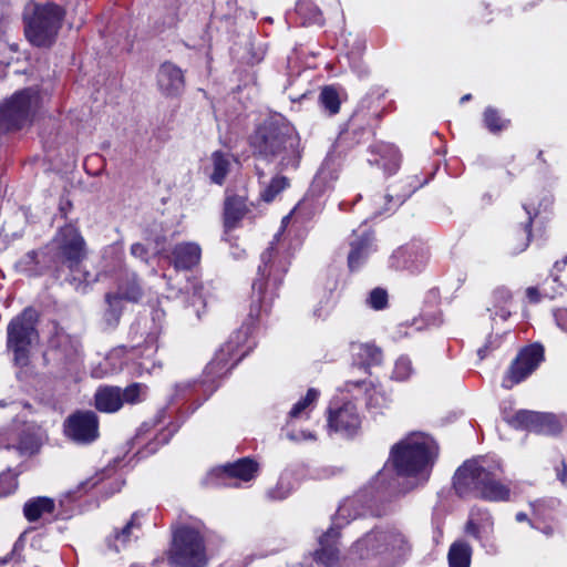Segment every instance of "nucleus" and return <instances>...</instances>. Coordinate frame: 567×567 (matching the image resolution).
Here are the masks:
<instances>
[{
  "label": "nucleus",
  "instance_id": "obj_54",
  "mask_svg": "<svg viewBox=\"0 0 567 567\" xmlns=\"http://www.w3.org/2000/svg\"><path fill=\"white\" fill-rule=\"evenodd\" d=\"M219 362H223V359H219V357L214 360L213 362H210L209 367L213 369L216 364H218Z\"/></svg>",
  "mask_w": 567,
  "mask_h": 567
},
{
  "label": "nucleus",
  "instance_id": "obj_20",
  "mask_svg": "<svg viewBox=\"0 0 567 567\" xmlns=\"http://www.w3.org/2000/svg\"><path fill=\"white\" fill-rule=\"evenodd\" d=\"M392 475V498L402 497L429 481V475H420L400 468H393Z\"/></svg>",
  "mask_w": 567,
  "mask_h": 567
},
{
  "label": "nucleus",
  "instance_id": "obj_5",
  "mask_svg": "<svg viewBox=\"0 0 567 567\" xmlns=\"http://www.w3.org/2000/svg\"><path fill=\"white\" fill-rule=\"evenodd\" d=\"M435 458L433 441L423 433H412L392 446L393 468L430 476Z\"/></svg>",
  "mask_w": 567,
  "mask_h": 567
},
{
  "label": "nucleus",
  "instance_id": "obj_6",
  "mask_svg": "<svg viewBox=\"0 0 567 567\" xmlns=\"http://www.w3.org/2000/svg\"><path fill=\"white\" fill-rule=\"evenodd\" d=\"M38 312L25 308L14 317L7 328V348L13 354V362L19 367L29 363L32 343L38 340Z\"/></svg>",
  "mask_w": 567,
  "mask_h": 567
},
{
  "label": "nucleus",
  "instance_id": "obj_42",
  "mask_svg": "<svg viewBox=\"0 0 567 567\" xmlns=\"http://www.w3.org/2000/svg\"><path fill=\"white\" fill-rule=\"evenodd\" d=\"M411 372V362L408 359H399L395 363L396 378L404 380Z\"/></svg>",
  "mask_w": 567,
  "mask_h": 567
},
{
  "label": "nucleus",
  "instance_id": "obj_12",
  "mask_svg": "<svg viewBox=\"0 0 567 567\" xmlns=\"http://www.w3.org/2000/svg\"><path fill=\"white\" fill-rule=\"evenodd\" d=\"M49 351L53 359L64 364L76 363L82 357V344L76 336L55 327L49 339Z\"/></svg>",
  "mask_w": 567,
  "mask_h": 567
},
{
  "label": "nucleus",
  "instance_id": "obj_26",
  "mask_svg": "<svg viewBox=\"0 0 567 567\" xmlns=\"http://www.w3.org/2000/svg\"><path fill=\"white\" fill-rule=\"evenodd\" d=\"M351 352L358 363L364 367L379 364L382 360L381 349L371 343H352Z\"/></svg>",
  "mask_w": 567,
  "mask_h": 567
},
{
  "label": "nucleus",
  "instance_id": "obj_9",
  "mask_svg": "<svg viewBox=\"0 0 567 567\" xmlns=\"http://www.w3.org/2000/svg\"><path fill=\"white\" fill-rule=\"evenodd\" d=\"M56 246L55 259L70 272L79 270L86 257V243L78 228L68 225L59 230L54 238Z\"/></svg>",
  "mask_w": 567,
  "mask_h": 567
},
{
  "label": "nucleus",
  "instance_id": "obj_1",
  "mask_svg": "<svg viewBox=\"0 0 567 567\" xmlns=\"http://www.w3.org/2000/svg\"><path fill=\"white\" fill-rule=\"evenodd\" d=\"M260 258L261 264L258 267L257 277L252 281L249 310V317L252 320L259 318L262 311L269 310L290 265L287 254L280 252L274 243L261 254Z\"/></svg>",
  "mask_w": 567,
  "mask_h": 567
},
{
  "label": "nucleus",
  "instance_id": "obj_43",
  "mask_svg": "<svg viewBox=\"0 0 567 567\" xmlns=\"http://www.w3.org/2000/svg\"><path fill=\"white\" fill-rule=\"evenodd\" d=\"M374 485L379 489H386L389 486V472L386 470V464L384 467L377 474L374 478Z\"/></svg>",
  "mask_w": 567,
  "mask_h": 567
},
{
  "label": "nucleus",
  "instance_id": "obj_58",
  "mask_svg": "<svg viewBox=\"0 0 567 567\" xmlns=\"http://www.w3.org/2000/svg\"><path fill=\"white\" fill-rule=\"evenodd\" d=\"M306 437H307V439H311V440H313V439H315V435H312V434H310V433H309Z\"/></svg>",
  "mask_w": 567,
  "mask_h": 567
},
{
  "label": "nucleus",
  "instance_id": "obj_33",
  "mask_svg": "<svg viewBox=\"0 0 567 567\" xmlns=\"http://www.w3.org/2000/svg\"><path fill=\"white\" fill-rule=\"evenodd\" d=\"M116 292L128 302H138L143 297V290L135 278L120 284Z\"/></svg>",
  "mask_w": 567,
  "mask_h": 567
},
{
  "label": "nucleus",
  "instance_id": "obj_24",
  "mask_svg": "<svg viewBox=\"0 0 567 567\" xmlns=\"http://www.w3.org/2000/svg\"><path fill=\"white\" fill-rule=\"evenodd\" d=\"M54 511V499L47 496L30 498L23 505V515L30 523L44 518L47 515H52Z\"/></svg>",
  "mask_w": 567,
  "mask_h": 567
},
{
  "label": "nucleus",
  "instance_id": "obj_29",
  "mask_svg": "<svg viewBox=\"0 0 567 567\" xmlns=\"http://www.w3.org/2000/svg\"><path fill=\"white\" fill-rule=\"evenodd\" d=\"M125 299L118 292H109L105 295L107 308L104 312V320L110 327H115L122 315V303Z\"/></svg>",
  "mask_w": 567,
  "mask_h": 567
},
{
  "label": "nucleus",
  "instance_id": "obj_19",
  "mask_svg": "<svg viewBox=\"0 0 567 567\" xmlns=\"http://www.w3.org/2000/svg\"><path fill=\"white\" fill-rule=\"evenodd\" d=\"M157 83L164 94L176 95L185 85L183 71L175 64L165 62L158 70Z\"/></svg>",
  "mask_w": 567,
  "mask_h": 567
},
{
  "label": "nucleus",
  "instance_id": "obj_22",
  "mask_svg": "<svg viewBox=\"0 0 567 567\" xmlns=\"http://www.w3.org/2000/svg\"><path fill=\"white\" fill-rule=\"evenodd\" d=\"M202 249L196 243H181L172 250L173 265L178 270H189L200 261Z\"/></svg>",
  "mask_w": 567,
  "mask_h": 567
},
{
  "label": "nucleus",
  "instance_id": "obj_47",
  "mask_svg": "<svg viewBox=\"0 0 567 567\" xmlns=\"http://www.w3.org/2000/svg\"><path fill=\"white\" fill-rule=\"evenodd\" d=\"M11 437L8 431H0V449L10 446Z\"/></svg>",
  "mask_w": 567,
  "mask_h": 567
},
{
  "label": "nucleus",
  "instance_id": "obj_8",
  "mask_svg": "<svg viewBox=\"0 0 567 567\" xmlns=\"http://www.w3.org/2000/svg\"><path fill=\"white\" fill-rule=\"evenodd\" d=\"M39 105V94L33 89H24L0 105V130H19L28 124Z\"/></svg>",
  "mask_w": 567,
  "mask_h": 567
},
{
  "label": "nucleus",
  "instance_id": "obj_53",
  "mask_svg": "<svg viewBox=\"0 0 567 567\" xmlns=\"http://www.w3.org/2000/svg\"><path fill=\"white\" fill-rule=\"evenodd\" d=\"M560 264H563V265H567V256H566L561 261H556L555 267H556L557 269H560V267H559V266H560Z\"/></svg>",
  "mask_w": 567,
  "mask_h": 567
},
{
  "label": "nucleus",
  "instance_id": "obj_27",
  "mask_svg": "<svg viewBox=\"0 0 567 567\" xmlns=\"http://www.w3.org/2000/svg\"><path fill=\"white\" fill-rule=\"evenodd\" d=\"M472 558V547L463 540L454 542L447 554L450 567H470Z\"/></svg>",
  "mask_w": 567,
  "mask_h": 567
},
{
  "label": "nucleus",
  "instance_id": "obj_45",
  "mask_svg": "<svg viewBox=\"0 0 567 567\" xmlns=\"http://www.w3.org/2000/svg\"><path fill=\"white\" fill-rule=\"evenodd\" d=\"M526 297L530 302H538L540 300V293L536 287H528L526 289Z\"/></svg>",
  "mask_w": 567,
  "mask_h": 567
},
{
  "label": "nucleus",
  "instance_id": "obj_46",
  "mask_svg": "<svg viewBox=\"0 0 567 567\" xmlns=\"http://www.w3.org/2000/svg\"><path fill=\"white\" fill-rule=\"evenodd\" d=\"M465 532L472 536H474L475 538H478L480 537V528L478 526L473 522V520H468L465 525Z\"/></svg>",
  "mask_w": 567,
  "mask_h": 567
},
{
  "label": "nucleus",
  "instance_id": "obj_32",
  "mask_svg": "<svg viewBox=\"0 0 567 567\" xmlns=\"http://www.w3.org/2000/svg\"><path fill=\"white\" fill-rule=\"evenodd\" d=\"M319 101L330 115H334L340 111L339 93L333 86H324L320 92Z\"/></svg>",
  "mask_w": 567,
  "mask_h": 567
},
{
  "label": "nucleus",
  "instance_id": "obj_35",
  "mask_svg": "<svg viewBox=\"0 0 567 567\" xmlns=\"http://www.w3.org/2000/svg\"><path fill=\"white\" fill-rule=\"evenodd\" d=\"M289 186V181L285 176H276L274 177L267 187L261 192V198L269 203L275 199V197L282 192L285 188Z\"/></svg>",
  "mask_w": 567,
  "mask_h": 567
},
{
  "label": "nucleus",
  "instance_id": "obj_17",
  "mask_svg": "<svg viewBox=\"0 0 567 567\" xmlns=\"http://www.w3.org/2000/svg\"><path fill=\"white\" fill-rule=\"evenodd\" d=\"M388 549V533L373 530L359 539L351 547V554L360 559H367Z\"/></svg>",
  "mask_w": 567,
  "mask_h": 567
},
{
  "label": "nucleus",
  "instance_id": "obj_31",
  "mask_svg": "<svg viewBox=\"0 0 567 567\" xmlns=\"http://www.w3.org/2000/svg\"><path fill=\"white\" fill-rule=\"evenodd\" d=\"M320 393L317 389H309L305 398L299 400L289 412L290 419H300L305 415H308L309 410H311L317 402Z\"/></svg>",
  "mask_w": 567,
  "mask_h": 567
},
{
  "label": "nucleus",
  "instance_id": "obj_52",
  "mask_svg": "<svg viewBox=\"0 0 567 567\" xmlns=\"http://www.w3.org/2000/svg\"><path fill=\"white\" fill-rule=\"evenodd\" d=\"M486 350H487V347H484V348H481L478 351H477V354L481 359H484L485 355H486Z\"/></svg>",
  "mask_w": 567,
  "mask_h": 567
},
{
  "label": "nucleus",
  "instance_id": "obj_30",
  "mask_svg": "<svg viewBox=\"0 0 567 567\" xmlns=\"http://www.w3.org/2000/svg\"><path fill=\"white\" fill-rule=\"evenodd\" d=\"M411 553L408 538L400 532H392V567L405 560Z\"/></svg>",
  "mask_w": 567,
  "mask_h": 567
},
{
  "label": "nucleus",
  "instance_id": "obj_50",
  "mask_svg": "<svg viewBox=\"0 0 567 567\" xmlns=\"http://www.w3.org/2000/svg\"><path fill=\"white\" fill-rule=\"evenodd\" d=\"M97 484V481L94 480V478H91L89 481H86L83 485L87 488H92L94 487L95 485Z\"/></svg>",
  "mask_w": 567,
  "mask_h": 567
},
{
  "label": "nucleus",
  "instance_id": "obj_18",
  "mask_svg": "<svg viewBox=\"0 0 567 567\" xmlns=\"http://www.w3.org/2000/svg\"><path fill=\"white\" fill-rule=\"evenodd\" d=\"M248 213L246 198L239 195H228L224 202L223 225L225 233L239 227L241 219Z\"/></svg>",
  "mask_w": 567,
  "mask_h": 567
},
{
  "label": "nucleus",
  "instance_id": "obj_21",
  "mask_svg": "<svg viewBox=\"0 0 567 567\" xmlns=\"http://www.w3.org/2000/svg\"><path fill=\"white\" fill-rule=\"evenodd\" d=\"M340 537V532L334 527H330L320 538V548L315 553L317 563L326 567H332L339 559V550L337 548V540Z\"/></svg>",
  "mask_w": 567,
  "mask_h": 567
},
{
  "label": "nucleus",
  "instance_id": "obj_7",
  "mask_svg": "<svg viewBox=\"0 0 567 567\" xmlns=\"http://www.w3.org/2000/svg\"><path fill=\"white\" fill-rule=\"evenodd\" d=\"M64 11L54 3L37 6L33 14L25 19V37L37 47H50L62 25Z\"/></svg>",
  "mask_w": 567,
  "mask_h": 567
},
{
  "label": "nucleus",
  "instance_id": "obj_55",
  "mask_svg": "<svg viewBox=\"0 0 567 567\" xmlns=\"http://www.w3.org/2000/svg\"><path fill=\"white\" fill-rule=\"evenodd\" d=\"M231 350L230 344H227L226 349H221V352L219 355H223L225 351L229 352Z\"/></svg>",
  "mask_w": 567,
  "mask_h": 567
},
{
  "label": "nucleus",
  "instance_id": "obj_28",
  "mask_svg": "<svg viewBox=\"0 0 567 567\" xmlns=\"http://www.w3.org/2000/svg\"><path fill=\"white\" fill-rule=\"evenodd\" d=\"M212 163L213 173L210 174V181L214 184L223 185L230 171L229 156L220 151H215L212 154Z\"/></svg>",
  "mask_w": 567,
  "mask_h": 567
},
{
  "label": "nucleus",
  "instance_id": "obj_15",
  "mask_svg": "<svg viewBox=\"0 0 567 567\" xmlns=\"http://www.w3.org/2000/svg\"><path fill=\"white\" fill-rule=\"evenodd\" d=\"M374 250L373 235L367 230H354L349 237L348 267L350 271L359 270Z\"/></svg>",
  "mask_w": 567,
  "mask_h": 567
},
{
  "label": "nucleus",
  "instance_id": "obj_49",
  "mask_svg": "<svg viewBox=\"0 0 567 567\" xmlns=\"http://www.w3.org/2000/svg\"><path fill=\"white\" fill-rule=\"evenodd\" d=\"M532 224H533V218L529 217L528 221H527V224L525 226L526 227V231H527V241H529L530 236H532Z\"/></svg>",
  "mask_w": 567,
  "mask_h": 567
},
{
  "label": "nucleus",
  "instance_id": "obj_39",
  "mask_svg": "<svg viewBox=\"0 0 567 567\" xmlns=\"http://www.w3.org/2000/svg\"><path fill=\"white\" fill-rule=\"evenodd\" d=\"M72 280L71 282L75 285L76 289L84 290L86 286L97 281V277L90 274L86 270H83L81 268V265L79 266V270L71 272Z\"/></svg>",
  "mask_w": 567,
  "mask_h": 567
},
{
  "label": "nucleus",
  "instance_id": "obj_40",
  "mask_svg": "<svg viewBox=\"0 0 567 567\" xmlns=\"http://www.w3.org/2000/svg\"><path fill=\"white\" fill-rule=\"evenodd\" d=\"M20 265L31 276H38L42 274V269L38 267L39 259L38 252L35 250L27 252L25 256L21 259Z\"/></svg>",
  "mask_w": 567,
  "mask_h": 567
},
{
  "label": "nucleus",
  "instance_id": "obj_4",
  "mask_svg": "<svg viewBox=\"0 0 567 567\" xmlns=\"http://www.w3.org/2000/svg\"><path fill=\"white\" fill-rule=\"evenodd\" d=\"M453 487L460 497L476 492L481 498L495 502L507 501L511 493L507 486L497 481L494 474L476 460L466 461L456 470Z\"/></svg>",
  "mask_w": 567,
  "mask_h": 567
},
{
  "label": "nucleus",
  "instance_id": "obj_48",
  "mask_svg": "<svg viewBox=\"0 0 567 567\" xmlns=\"http://www.w3.org/2000/svg\"><path fill=\"white\" fill-rule=\"evenodd\" d=\"M561 470H558V473H557V476H558V480L561 482V483H566L567 481V465L565 464V462H561Z\"/></svg>",
  "mask_w": 567,
  "mask_h": 567
},
{
  "label": "nucleus",
  "instance_id": "obj_25",
  "mask_svg": "<svg viewBox=\"0 0 567 567\" xmlns=\"http://www.w3.org/2000/svg\"><path fill=\"white\" fill-rule=\"evenodd\" d=\"M258 464L249 458L244 457L231 464L224 466L223 472L228 478H238L243 482H248L256 476Z\"/></svg>",
  "mask_w": 567,
  "mask_h": 567
},
{
  "label": "nucleus",
  "instance_id": "obj_36",
  "mask_svg": "<svg viewBox=\"0 0 567 567\" xmlns=\"http://www.w3.org/2000/svg\"><path fill=\"white\" fill-rule=\"evenodd\" d=\"M357 507L355 499L344 501L338 508L332 526L340 532L341 527L350 522L351 511Z\"/></svg>",
  "mask_w": 567,
  "mask_h": 567
},
{
  "label": "nucleus",
  "instance_id": "obj_11",
  "mask_svg": "<svg viewBox=\"0 0 567 567\" xmlns=\"http://www.w3.org/2000/svg\"><path fill=\"white\" fill-rule=\"evenodd\" d=\"M328 427L344 437L355 435L361 427V416L354 403L346 402L328 409Z\"/></svg>",
  "mask_w": 567,
  "mask_h": 567
},
{
  "label": "nucleus",
  "instance_id": "obj_41",
  "mask_svg": "<svg viewBox=\"0 0 567 567\" xmlns=\"http://www.w3.org/2000/svg\"><path fill=\"white\" fill-rule=\"evenodd\" d=\"M484 123L486 127L493 133H497L504 127L497 111L492 107L486 109L484 112Z\"/></svg>",
  "mask_w": 567,
  "mask_h": 567
},
{
  "label": "nucleus",
  "instance_id": "obj_34",
  "mask_svg": "<svg viewBox=\"0 0 567 567\" xmlns=\"http://www.w3.org/2000/svg\"><path fill=\"white\" fill-rule=\"evenodd\" d=\"M147 385L143 383H132L122 390L123 404H136L142 402L147 394Z\"/></svg>",
  "mask_w": 567,
  "mask_h": 567
},
{
  "label": "nucleus",
  "instance_id": "obj_16",
  "mask_svg": "<svg viewBox=\"0 0 567 567\" xmlns=\"http://www.w3.org/2000/svg\"><path fill=\"white\" fill-rule=\"evenodd\" d=\"M142 530L141 515L138 512L132 514L130 520L121 528H114L106 537L109 548L120 551L132 540H136Z\"/></svg>",
  "mask_w": 567,
  "mask_h": 567
},
{
  "label": "nucleus",
  "instance_id": "obj_56",
  "mask_svg": "<svg viewBox=\"0 0 567 567\" xmlns=\"http://www.w3.org/2000/svg\"><path fill=\"white\" fill-rule=\"evenodd\" d=\"M470 99H471V95H470V94H466V95H464V96L461 99V101H462V102H465V101H468Z\"/></svg>",
  "mask_w": 567,
  "mask_h": 567
},
{
  "label": "nucleus",
  "instance_id": "obj_44",
  "mask_svg": "<svg viewBox=\"0 0 567 567\" xmlns=\"http://www.w3.org/2000/svg\"><path fill=\"white\" fill-rule=\"evenodd\" d=\"M131 254L136 258L146 260L147 249L143 244L136 243L131 246Z\"/></svg>",
  "mask_w": 567,
  "mask_h": 567
},
{
  "label": "nucleus",
  "instance_id": "obj_13",
  "mask_svg": "<svg viewBox=\"0 0 567 567\" xmlns=\"http://www.w3.org/2000/svg\"><path fill=\"white\" fill-rule=\"evenodd\" d=\"M544 360V348L538 344H532L524 348L516 359L513 361L508 374L507 380L511 382L506 384L504 382V386L511 388L515 383H519L524 379H526L538 364Z\"/></svg>",
  "mask_w": 567,
  "mask_h": 567
},
{
  "label": "nucleus",
  "instance_id": "obj_59",
  "mask_svg": "<svg viewBox=\"0 0 567 567\" xmlns=\"http://www.w3.org/2000/svg\"><path fill=\"white\" fill-rule=\"evenodd\" d=\"M224 361H225V363H223V367H226L227 361L226 360H224Z\"/></svg>",
  "mask_w": 567,
  "mask_h": 567
},
{
  "label": "nucleus",
  "instance_id": "obj_3",
  "mask_svg": "<svg viewBox=\"0 0 567 567\" xmlns=\"http://www.w3.org/2000/svg\"><path fill=\"white\" fill-rule=\"evenodd\" d=\"M167 559L175 567H205L208 561L205 525L200 522L178 524L173 529Z\"/></svg>",
  "mask_w": 567,
  "mask_h": 567
},
{
  "label": "nucleus",
  "instance_id": "obj_37",
  "mask_svg": "<svg viewBox=\"0 0 567 567\" xmlns=\"http://www.w3.org/2000/svg\"><path fill=\"white\" fill-rule=\"evenodd\" d=\"M388 291L382 288H374L367 298V305L373 310H383L388 306Z\"/></svg>",
  "mask_w": 567,
  "mask_h": 567
},
{
  "label": "nucleus",
  "instance_id": "obj_51",
  "mask_svg": "<svg viewBox=\"0 0 567 567\" xmlns=\"http://www.w3.org/2000/svg\"><path fill=\"white\" fill-rule=\"evenodd\" d=\"M516 519H517L518 522H524V520H527V519H528V517H527V515H526L525 513H518V514L516 515Z\"/></svg>",
  "mask_w": 567,
  "mask_h": 567
},
{
  "label": "nucleus",
  "instance_id": "obj_38",
  "mask_svg": "<svg viewBox=\"0 0 567 567\" xmlns=\"http://www.w3.org/2000/svg\"><path fill=\"white\" fill-rule=\"evenodd\" d=\"M18 487V478L14 473L7 471L0 474V496L13 493Z\"/></svg>",
  "mask_w": 567,
  "mask_h": 567
},
{
  "label": "nucleus",
  "instance_id": "obj_10",
  "mask_svg": "<svg viewBox=\"0 0 567 567\" xmlns=\"http://www.w3.org/2000/svg\"><path fill=\"white\" fill-rule=\"evenodd\" d=\"M64 433L76 443L90 444L99 437V417L93 411H78L65 420Z\"/></svg>",
  "mask_w": 567,
  "mask_h": 567
},
{
  "label": "nucleus",
  "instance_id": "obj_14",
  "mask_svg": "<svg viewBox=\"0 0 567 567\" xmlns=\"http://www.w3.org/2000/svg\"><path fill=\"white\" fill-rule=\"evenodd\" d=\"M508 423L517 429H525L534 432L555 433L560 430L559 422L556 416L550 413H540L534 411L520 410Z\"/></svg>",
  "mask_w": 567,
  "mask_h": 567
},
{
  "label": "nucleus",
  "instance_id": "obj_57",
  "mask_svg": "<svg viewBox=\"0 0 567 567\" xmlns=\"http://www.w3.org/2000/svg\"><path fill=\"white\" fill-rule=\"evenodd\" d=\"M8 563V558H0V566L6 565Z\"/></svg>",
  "mask_w": 567,
  "mask_h": 567
},
{
  "label": "nucleus",
  "instance_id": "obj_23",
  "mask_svg": "<svg viewBox=\"0 0 567 567\" xmlns=\"http://www.w3.org/2000/svg\"><path fill=\"white\" fill-rule=\"evenodd\" d=\"M122 390L118 386H100L94 394V404L100 412L114 413L123 406Z\"/></svg>",
  "mask_w": 567,
  "mask_h": 567
},
{
  "label": "nucleus",
  "instance_id": "obj_2",
  "mask_svg": "<svg viewBox=\"0 0 567 567\" xmlns=\"http://www.w3.org/2000/svg\"><path fill=\"white\" fill-rule=\"evenodd\" d=\"M299 136L287 123L265 122L250 136V146L255 154L271 159L281 157V165L297 166L300 158Z\"/></svg>",
  "mask_w": 567,
  "mask_h": 567
}]
</instances>
